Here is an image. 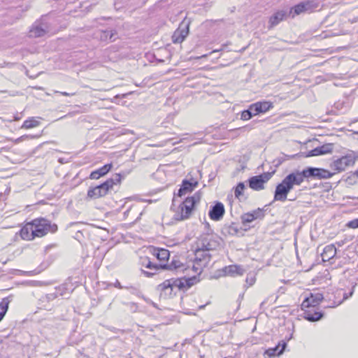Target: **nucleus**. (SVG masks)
<instances>
[{"mask_svg":"<svg viewBox=\"0 0 358 358\" xmlns=\"http://www.w3.org/2000/svg\"><path fill=\"white\" fill-rule=\"evenodd\" d=\"M57 231V225L43 217H38L26 222L17 233L24 241H32L35 238H41L48 233Z\"/></svg>","mask_w":358,"mask_h":358,"instance_id":"obj_1","label":"nucleus"},{"mask_svg":"<svg viewBox=\"0 0 358 358\" xmlns=\"http://www.w3.org/2000/svg\"><path fill=\"white\" fill-rule=\"evenodd\" d=\"M196 281V277L171 278L159 284L157 289L164 298L173 297L178 291H186Z\"/></svg>","mask_w":358,"mask_h":358,"instance_id":"obj_2","label":"nucleus"},{"mask_svg":"<svg viewBox=\"0 0 358 358\" xmlns=\"http://www.w3.org/2000/svg\"><path fill=\"white\" fill-rule=\"evenodd\" d=\"M123 176L120 173L114 174L110 178L106 180L104 182L90 187L87 191V197L92 199H96L106 196L111 191L116 192V186H120Z\"/></svg>","mask_w":358,"mask_h":358,"instance_id":"obj_3","label":"nucleus"},{"mask_svg":"<svg viewBox=\"0 0 358 358\" xmlns=\"http://www.w3.org/2000/svg\"><path fill=\"white\" fill-rule=\"evenodd\" d=\"M301 185L295 171L289 173L275 187L273 200L285 201L289 192L294 188V186Z\"/></svg>","mask_w":358,"mask_h":358,"instance_id":"obj_4","label":"nucleus"},{"mask_svg":"<svg viewBox=\"0 0 358 358\" xmlns=\"http://www.w3.org/2000/svg\"><path fill=\"white\" fill-rule=\"evenodd\" d=\"M295 173L301 182L305 180H323L331 178L334 173L330 172L327 169L323 168H317L313 166H308L302 171H295Z\"/></svg>","mask_w":358,"mask_h":358,"instance_id":"obj_5","label":"nucleus"},{"mask_svg":"<svg viewBox=\"0 0 358 358\" xmlns=\"http://www.w3.org/2000/svg\"><path fill=\"white\" fill-rule=\"evenodd\" d=\"M201 197L200 192H196L193 196L187 197L180 204L178 210L176 212L174 215L175 220L181 221L189 218L196 203L200 201Z\"/></svg>","mask_w":358,"mask_h":358,"instance_id":"obj_6","label":"nucleus"},{"mask_svg":"<svg viewBox=\"0 0 358 358\" xmlns=\"http://www.w3.org/2000/svg\"><path fill=\"white\" fill-rule=\"evenodd\" d=\"M222 242L218 235L211 232L201 234L196 241V245L210 252L218 250Z\"/></svg>","mask_w":358,"mask_h":358,"instance_id":"obj_7","label":"nucleus"},{"mask_svg":"<svg viewBox=\"0 0 358 358\" xmlns=\"http://www.w3.org/2000/svg\"><path fill=\"white\" fill-rule=\"evenodd\" d=\"M320 3L317 0H305L290 8L289 14L292 17L302 13H310L319 8Z\"/></svg>","mask_w":358,"mask_h":358,"instance_id":"obj_8","label":"nucleus"},{"mask_svg":"<svg viewBox=\"0 0 358 358\" xmlns=\"http://www.w3.org/2000/svg\"><path fill=\"white\" fill-rule=\"evenodd\" d=\"M211 255L209 251L206 250L201 247H197L194 250V262L193 268L196 271L201 270L203 267L208 265L210 261Z\"/></svg>","mask_w":358,"mask_h":358,"instance_id":"obj_9","label":"nucleus"},{"mask_svg":"<svg viewBox=\"0 0 358 358\" xmlns=\"http://www.w3.org/2000/svg\"><path fill=\"white\" fill-rule=\"evenodd\" d=\"M272 176V173L266 172L258 176L250 177L248 180L249 187L255 191H260L264 189L266 183Z\"/></svg>","mask_w":358,"mask_h":358,"instance_id":"obj_10","label":"nucleus"},{"mask_svg":"<svg viewBox=\"0 0 358 358\" xmlns=\"http://www.w3.org/2000/svg\"><path fill=\"white\" fill-rule=\"evenodd\" d=\"M324 296L320 292H310L303 301L301 306V309L315 308L324 299Z\"/></svg>","mask_w":358,"mask_h":358,"instance_id":"obj_11","label":"nucleus"},{"mask_svg":"<svg viewBox=\"0 0 358 358\" xmlns=\"http://www.w3.org/2000/svg\"><path fill=\"white\" fill-rule=\"evenodd\" d=\"M94 37L102 42L112 43L118 38V36L116 29L108 28L96 30L94 33Z\"/></svg>","mask_w":358,"mask_h":358,"instance_id":"obj_12","label":"nucleus"},{"mask_svg":"<svg viewBox=\"0 0 358 358\" xmlns=\"http://www.w3.org/2000/svg\"><path fill=\"white\" fill-rule=\"evenodd\" d=\"M189 21L184 20L180 24L178 28L174 31L172 36V41L173 43H182L189 34Z\"/></svg>","mask_w":358,"mask_h":358,"instance_id":"obj_13","label":"nucleus"},{"mask_svg":"<svg viewBox=\"0 0 358 358\" xmlns=\"http://www.w3.org/2000/svg\"><path fill=\"white\" fill-rule=\"evenodd\" d=\"M355 162V159L352 156L345 155L334 160L331 166L333 169L341 172L344 171L347 167L352 166Z\"/></svg>","mask_w":358,"mask_h":358,"instance_id":"obj_14","label":"nucleus"},{"mask_svg":"<svg viewBox=\"0 0 358 358\" xmlns=\"http://www.w3.org/2000/svg\"><path fill=\"white\" fill-rule=\"evenodd\" d=\"M141 265L144 266L145 268L149 269L150 271L141 270V272L144 274L145 276L150 278L157 273V272L159 270H162V268L160 264L152 263L148 257H145L141 259Z\"/></svg>","mask_w":358,"mask_h":358,"instance_id":"obj_15","label":"nucleus"},{"mask_svg":"<svg viewBox=\"0 0 358 358\" xmlns=\"http://www.w3.org/2000/svg\"><path fill=\"white\" fill-rule=\"evenodd\" d=\"M334 149V144L332 143H327L324 144L321 146H318L307 153H301V156L304 157H310L313 156H320L323 155L325 154L331 153L332 152Z\"/></svg>","mask_w":358,"mask_h":358,"instance_id":"obj_16","label":"nucleus"},{"mask_svg":"<svg viewBox=\"0 0 358 358\" xmlns=\"http://www.w3.org/2000/svg\"><path fill=\"white\" fill-rule=\"evenodd\" d=\"M224 213L225 209L223 203L220 201H216L215 203L210 207L208 216L212 220L220 221L222 219Z\"/></svg>","mask_w":358,"mask_h":358,"instance_id":"obj_17","label":"nucleus"},{"mask_svg":"<svg viewBox=\"0 0 358 358\" xmlns=\"http://www.w3.org/2000/svg\"><path fill=\"white\" fill-rule=\"evenodd\" d=\"M198 185V182L194 180H183L182 184L178 190V192L175 195L178 196H182L187 193L192 192Z\"/></svg>","mask_w":358,"mask_h":358,"instance_id":"obj_18","label":"nucleus"},{"mask_svg":"<svg viewBox=\"0 0 358 358\" xmlns=\"http://www.w3.org/2000/svg\"><path fill=\"white\" fill-rule=\"evenodd\" d=\"M71 280L69 278L64 283L55 288V292L58 296H64L70 294L73 290Z\"/></svg>","mask_w":358,"mask_h":358,"instance_id":"obj_19","label":"nucleus"},{"mask_svg":"<svg viewBox=\"0 0 358 358\" xmlns=\"http://www.w3.org/2000/svg\"><path fill=\"white\" fill-rule=\"evenodd\" d=\"M287 15V11L283 10H278L275 13H274L269 18L268 29H272L273 27L278 25L280 22H282L286 18Z\"/></svg>","mask_w":358,"mask_h":358,"instance_id":"obj_20","label":"nucleus"},{"mask_svg":"<svg viewBox=\"0 0 358 358\" xmlns=\"http://www.w3.org/2000/svg\"><path fill=\"white\" fill-rule=\"evenodd\" d=\"M304 310L303 312V318L309 322H316L320 320H321L323 316L324 313L321 311H316L314 310V308H305L303 309Z\"/></svg>","mask_w":358,"mask_h":358,"instance_id":"obj_21","label":"nucleus"},{"mask_svg":"<svg viewBox=\"0 0 358 358\" xmlns=\"http://www.w3.org/2000/svg\"><path fill=\"white\" fill-rule=\"evenodd\" d=\"M287 345L286 341H280L275 347L266 350L265 354H266L269 357L279 356L283 353Z\"/></svg>","mask_w":358,"mask_h":358,"instance_id":"obj_22","label":"nucleus"},{"mask_svg":"<svg viewBox=\"0 0 358 358\" xmlns=\"http://www.w3.org/2000/svg\"><path fill=\"white\" fill-rule=\"evenodd\" d=\"M336 255V248L334 244L325 246L321 254L323 262H329L333 259Z\"/></svg>","mask_w":358,"mask_h":358,"instance_id":"obj_23","label":"nucleus"},{"mask_svg":"<svg viewBox=\"0 0 358 358\" xmlns=\"http://www.w3.org/2000/svg\"><path fill=\"white\" fill-rule=\"evenodd\" d=\"M112 164H106L101 168L92 171L90 173V178L92 180L99 179L100 177L105 176L112 169Z\"/></svg>","mask_w":358,"mask_h":358,"instance_id":"obj_24","label":"nucleus"},{"mask_svg":"<svg viewBox=\"0 0 358 358\" xmlns=\"http://www.w3.org/2000/svg\"><path fill=\"white\" fill-rule=\"evenodd\" d=\"M354 288H355V285L352 287V289L350 290V292L349 293H346V292H343V289L336 290V295L334 296V297L336 298V296H341V295H343V299L340 300V301H334L331 305L327 306L329 308H334V307H336L338 305H340L343 301L349 299L350 296H352L353 292H354Z\"/></svg>","mask_w":358,"mask_h":358,"instance_id":"obj_25","label":"nucleus"},{"mask_svg":"<svg viewBox=\"0 0 358 358\" xmlns=\"http://www.w3.org/2000/svg\"><path fill=\"white\" fill-rule=\"evenodd\" d=\"M223 271L226 275L235 276L242 275L243 274L244 269L241 266L233 264L225 266Z\"/></svg>","mask_w":358,"mask_h":358,"instance_id":"obj_26","label":"nucleus"},{"mask_svg":"<svg viewBox=\"0 0 358 358\" xmlns=\"http://www.w3.org/2000/svg\"><path fill=\"white\" fill-rule=\"evenodd\" d=\"M161 266L162 269H168L170 271H183L186 268L185 265L178 259H172L170 264H163L161 265Z\"/></svg>","mask_w":358,"mask_h":358,"instance_id":"obj_27","label":"nucleus"},{"mask_svg":"<svg viewBox=\"0 0 358 358\" xmlns=\"http://www.w3.org/2000/svg\"><path fill=\"white\" fill-rule=\"evenodd\" d=\"M239 231L238 225L236 223H231L229 224H224L221 230L224 236H235Z\"/></svg>","mask_w":358,"mask_h":358,"instance_id":"obj_28","label":"nucleus"},{"mask_svg":"<svg viewBox=\"0 0 358 358\" xmlns=\"http://www.w3.org/2000/svg\"><path fill=\"white\" fill-rule=\"evenodd\" d=\"M255 106H257V111L259 114L265 113L273 108V103L267 101L255 102Z\"/></svg>","mask_w":358,"mask_h":358,"instance_id":"obj_29","label":"nucleus"},{"mask_svg":"<svg viewBox=\"0 0 358 358\" xmlns=\"http://www.w3.org/2000/svg\"><path fill=\"white\" fill-rule=\"evenodd\" d=\"M154 255L161 261L168 260L170 256V252L168 250L164 248H155L154 250Z\"/></svg>","mask_w":358,"mask_h":358,"instance_id":"obj_30","label":"nucleus"},{"mask_svg":"<svg viewBox=\"0 0 358 358\" xmlns=\"http://www.w3.org/2000/svg\"><path fill=\"white\" fill-rule=\"evenodd\" d=\"M40 124V121L36 117H29V119L24 121L22 129H31L38 127Z\"/></svg>","mask_w":358,"mask_h":358,"instance_id":"obj_31","label":"nucleus"},{"mask_svg":"<svg viewBox=\"0 0 358 358\" xmlns=\"http://www.w3.org/2000/svg\"><path fill=\"white\" fill-rule=\"evenodd\" d=\"M10 302L9 297L3 298L0 302V322L3 320L6 312L8 309V306Z\"/></svg>","mask_w":358,"mask_h":358,"instance_id":"obj_32","label":"nucleus"},{"mask_svg":"<svg viewBox=\"0 0 358 358\" xmlns=\"http://www.w3.org/2000/svg\"><path fill=\"white\" fill-rule=\"evenodd\" d=\"M52 263V259L50 257H48V259L43 261L41 263V264L38 266V267L36 268L35 270L32 271L31 272L34 274H39L43 271L45 270L47 268H48Z\"/></svg>","mask_w":358,"mask_h":358,"instance_id":"obj_33","label":"nucleus"},{"mask_svg":"<svg viewBox=\"0 0 358 358\" xmlns=\"http://www.w3.org/2000/svg\"><path fill=\"white\" fill-rule=\"evenodd\" d=\"M267 206H265L264 208H258L252 211H250V213L252 215V217L255 220H262L264 219L266 215V209L265 208Z\"/></svg>","mask_w":358,"mask_h":358,"instance_id":"obj_34","label":"nucleus"},{"mask_svg":"<svg viewBox=\"0 0 358 358\" xmlns=\"http://www.w3.org/2000/svg\"><path fill=\"white\" fill-rule=\"evenodd\" d=\"M241 219L242 224L245 227H250V224L252 223L253 221H255V220L252 217V215L250 212L243 213L241 215Z\"/></svg>","mask_w":358,"mask_h":358,"instance_id":"obj_35","label":"nucleus"},{"mask_svg":"<svg viewBox=\"0 0 358 358\" xmlns=\"http://www.w3.org/2000/svg\"><path fill=\"white\" fill-rule=\"evenodd\" d=\"M30 36L34 37H40L45 34V31L39 26L34 27L29 31Z\"/></svg>","mask_w":358,"mask_h":358,"instance_id":"obj_36","label":"nucleus"},{"mask_svg":"<svg viewBox=\"0 0 358 358\" xmlns=\"http://www.w3.org/2000/svg\"><path fill=\"white\" fill-rule=\"evenodd\" d=\"M245 187V184L243 182H240L237 184L234 190V196L236 198L239 199L240 196L243 195Z\"/></svg>","mask_w":358,"mask_h":358,"instance_id":"obj_37","label":"nucleus"},{"mask_svg":"<svg viewBox=\"0 0 358 358\" xmlns=\"http://www.w3.org/2000/svg\"><path fill=\"white\" fill-rule=\"evenodd\" d=\"M124 289L129 290V292L134 295H136L138 297L141 296V292L138 286H124Z\"/></svg>","mask_w":358,"mask_h":358,"instance_id":"obj_38","label":"nucleus"},{"mask_svg":"<svg viewBox=\"0 0 358 358\" xmlns=\"http://www.w3.org/2000/svg\"><path fill=\"white\" fill-rule=\"evenodd\" d=\"M56 298H57V295L55 292H53L48 293V294L43 296L40 300L43 302H45V301L49 302V301H51L55 299Z\"/></svg>","mask_w":358,"mask_h":358,"instance_id":"obj_39","label":"nucleus"},{"mask_svg":"<svg viewBox=\"0 0 358 358\" xmlns=\"http://www.w3.org/2000/svg\"><path fill=\"white\" fill-rule=\"evenodd\" d=\"M252 117L253 115H252L251 111H250L248 108L241 112V119L242 120H249Z\"/></svg>","mask_w":358,"mask_h":358,"instance_id":"obj_40","label":"nucleus"},{"mask_svg":"<svg viewBox=\"0 0 358 358\" xmlns=\"http://www.w3.org/2000/svg\"><path fill=\"white\" fill-rule=\"evenodd\" d=\"M124 304L126 306H127L132 313H135L137 311V309H138L137 303H136L134 302H128V303H124Z\"/></svg>","mask_w":358,"mask_h":358,"instance_id":"obj_41","label":"nucleus"},{"mask_svg":"<svg viewBox=\"0 0 358 358\" xmlns=\"http://www.w3.org/2000/svg\"><path fill=\"white\" fill-rule=\"evenodd\" d=\"M346 226L349 228H351V229H357L358 228V218H356V219H354V220H352L350 221H349L347 224H346Z\"/></svg>","mask_w":358,"mask_h":358,"instance_id":"obj_42","label":"nucleus"},{"mask_svg":"<svg viewBox=\"0 0 358 358\" xmlns=\"http://www.w3.org/2000/svg\"><path fill=\"white\" fill-rule=\"evenodd\" d=\"M248 109L251 111V113L253 116L257 115L259 113L257 111V106H255V103H252L249 106Z\"/></svg>","mask_w":358,"mask_h":358,"instance_id":"obj_43","label":"nucleus"},{"mask_svg":"<svg viewBox=\"0 0 358 358\" xmlns=\"http://www.w3.org/2000/svg\"><path fill=\"white\" fill-rule=\"evenodd\" d=\"M346 182H348L349 185H354L357 182V180L355 178H353V176H351V173H349L348 176L345 178Z\"/></svg>","mask_w":358,"mask_h":358,"instance_id":"obj_44","label":"nucleus"},{"mask_svg":"<svg viewBox=\"0 0 358 358\" xmlns=\"http://www.w3.org/2000/svg\"><path fill=\"white\" fill-rule=\"evenodd\" d=\"M255 278L254 276H248L246 278V282L249 285V286H252L255 282Z\"/></svg>","mask_w":358,"mask_h":358,"instance_id":"obj_45","label":"nucleus"},{"mask_svg":"<svg viewBox=\"0 0 358 358\" xmlns=\"http://www.w3.org/2000/svg\"><path fill=\"white\" fill-rule=\"evenodd\" d=\"M55 93H59L61 94L63 96H73L76 94L75 92H72V93H68L66 92H59V91H55Z\"/></svg>","mask_w":358,"mask_h":358,"instance_id":"obj_46","label":"nucleus"},{"mask_svg":"<svg viewBox=\"0 0 358 358\" xmlns=\"http://www.w3.org/2000/svg\"><path fill=\"white\" fill-rule=\"evenodd\" d=\"M29 138V136L28 135H24V136H22L19 138H17L16 140H15V143H20L22 141H23L24 139H27V138Z\"/></svg>","mask_w":358,"mask_h":358,"instance_id":"obj_47","label":"nucleus"},{"mask_svg":"<svg viewBox=\"0 0 358 358\" xmlns=\"http://www.w3.org/2000/svg\"><path fill=\"white\" fill-rule=\"evenodd\" d=\"M114 286L118 289H124V286H122L118 280H116V282L114 284Z\"/></svg>","mask_w":358,"mask_h":358,"instance_id":"obj_48","label":"nucleus"},{"mask_svg":"<svg viewBox=\"0 0 358 358\" xmlns=\"http://www.w3.org/2000/svg\"><path fill=\"white\" fill-rule=\"evenodd\" d=\"M351 176H353V178L357 180L358 178V170H356L354 172H351Z\"/></svg>","mask_w":358,"mask_h":358,"instance_id":"obj_49","label":"nucleus"},{"mask_svg":"<svg viewBox=\"0 0 358 358\" xmlns=\"http://www.w3.org/2000/svg\"><path fill=\"white\" fill-rule=\"evenodd\" d=\"M345 243V240H341V241H339L336 242V244H337V245L338 247H342Z\"/></svg>","mask_w":358,"mask_h":358,"instance_id":"obj_50","label":"nucleus"},{"mask_svg":"<svg viewBox=\"0 0 358 358\" xmlns=\"http://www.w3.org/2000/svg\"><path fill=\"white\" fill-rule=\"evenodd\" d=\"M252 129V127L250 125H246L245 127L239 128V129H244V130H248V131Z\"/></svg>","mask_w":358,"mask_h":358,"instance_id":"obj_51","label":"nucleus"},{"mask_svg":"<svg viewBox=\"0 0 358 358\" xmlns=\"http://www.w3.org/2000/svg\"><path fill=\"white\" fill-rule=\"evenodd\" d=\"M110 330L115 333H117V332H121V333H123L124 331L123 330H121V329H116L115 327H113L110 329Z\"/></svg>","mask_w":358,"mask_h":358,"instance_id":"obj_52","label":"nucleus"},{"mask_svg":"<svg viewBox=\"0 0 358 358\" xmlns=\"http://www.w3.org/2000/svg\"><path fill=\"white\" fill-rule=\"evenodd\" d=\"M6 195L5 194L0 193V201H4L6 199Z\"/></svg>","mask_w":358,"mask_h":358,"instance_id":"obj_53","label":"nucleus"},{"mask_svg":"<svg viewBox=\"0 0 358 358\" xmlns=\"http://www.w3.org/2000/svg\"><path fill=\"white\" fill-rule=\"evenodd\" d=\"M20 119V117H18L17 115H16V116H15V117H14V120H15V121H18Z\"/></svg>","mask_w":358,"mask_h":358,"instance_id":"obj_54","label":"nucleus"},{"mask_svg":"<svg viewBox=\"0 0 358 358\" xmlns=\"http://www.w3.org/2000/svg\"><path fill=\"white\" fill-rule=\"evenodd\" d=\"M350 21L352 23H354V22H357V19H356V18H353V20H350Z\"/></svg>","mask_w":358,"mask_h":358,"instance_id":"obj_55","label":"nucleus"},{"mask_svg":"<svg viewBox=\"0 0 358 358\" xmlns=\"http://www.w3.org/2000/svg\"><path fill=\"white\" fill-rule=\"evenodd\" d=\"M264 303H265V301L262 302V303H261V305H260V306H261V307H262V306H264Z\"/></svg>","mask_w":358,"mask_h":358,"instance_id":"obj_56","label":"nucleus"},{"mask_svg":"<svg viewBox=\"0 0 358 358\" xmlns=\"http://www.w3.org/2000/svg\"><path fill=\"white\" fill-rule=\"evenodd\" d=\"M290 201H294V199H293V197H291V199H289Z\"/></svg>","mask_w":358,"mask_h":358,"instance_id":"obj_57","label":"nucleus"},{"mask_svg":"<svg viewBox=\"0 0 358 358\" xmlns=\"http://www.w3.org/2000/svg\"><path fill=\"white\" fill-rule=\"evenodd\" d=\"M290 201H294V199H293V197H291V199H289Z\"/></svg>","mask_w":358,"mask_h":358,"instance_id":"obj_58","label":"nucleus"},{"mask_svg":"<svg viewBox=\"0 0 358 358\" xmlns=\"http://www.w3.org/2000/svg\"><path fill=\"white\" fill-rule=\"evenodd\" d=\"M129 210L124 212V215H126L128 213Z\"/></svg>","mask_w":358,"mask_h":358,"instance_id":"obj_59","label":"nucleus"},{"mask_svg":"<svg viewBox=\"0 0 358 358\" xmlns=\"http://www.w3.org/2000/svg\"><path fill=\"white\" fill-rule=\"evenodd\" d=\"M203 307H204V306H201L200 308H203Z\"/></svg>","mask_w":358,"mask_h":358,"instance_id":"obj_60","label":"nucleus"},{"mask_svg":"<svg viewBox=\"0 0 358 358\" xmlns=\"http://www.w3.org/2000/svg\"><path fill=\"white\" fill-rule=\"evenodd\" d=\"M357 199H358V196H357Z\"/></svg>","mask_w":358,"mask_h":358,"instance_id":"obj_61","label":"nucleus"},{"mask_svg":"<svg viewBox=\"0 0 358 358\" xmlns=\"http://www.w3.org/2000/svg\"><path fill=\"white\" fill-rule=\"evenodd\" d=\"M357 134H358V132H357Z\"/></svg>","mask_w":358,"mask_h":358,"instance_id":"obj_62","label":"nucleus"}]
</instances>
